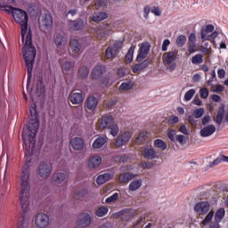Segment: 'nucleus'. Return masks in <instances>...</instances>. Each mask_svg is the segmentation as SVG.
Listing matches in <instances>:
<instances>
[{
    "instance_id": "1",
    "label": "nucleus",
    "mask_w": 228,
    "mask_h": 228,
    "mask_svg": "<svg viewBox=\"0 0 228 228\" xmlns=\"http://www.w3.org/2000/svg\"><path fill=\"white\" fill-rule=\"evenodd\" d=\"M0 8L5 12H10L11 10L14 21L21 26V42L24 44L22 49L23 60L28 69L27 86H29V83H31V78L33 77V67L37 58V48L33 45V34L31 29L28 30L29 16L26 11L13 7V5L0 4Z\"/></svg>"
},
{
    "instance_id": "2",
    "label": "nucleus",
    "mask_w": 228,
    "mask_h": 228,
    "mask_svg": "<svg viewBox=\"0 0 228 228\" xmlns=\"http://www.w3.org/2000/svg\"><path fill=\"white\" fill-rule=\"evenodd\" d=\"M20 204L23 211L22 219L20 224L21 228H28L30 220L28 217V213L29 211V165L24 164L21 168L20 175Z\"/></svg>"
},
{
    "instance_id": "3",
    "label": "nucleus",
    "mask_w": 228,
    "mask_h": 228,
    "mask_svg": "<svg viewBox=\"0 0 228 228\" xmlns=\"http://www.w3.org/2000/svg\"><path fill=\"white\" fill-rule=\"evenodd\" d=\"M30 118L28 120V139L22 137L23 145H25V158L33 155L35 151V143H37V133L40 129V119L38 118V112L37 111V105L29 108Z\"/></svg>"
},
{
    "instance_id": "4",
    "label": "nucleus",
    "mask_w": 228,
    "mask_h": 228,
    "mask_svg": "<svg viewBox=\"0 0 228 228\" xmlns=\"http://www.w3.org/2000/svg\"><path fill=\"white\" fill-rule=\"evenodd\" d=\"M52 172L53 164H51V162L48 161L40 162L37 170V175H39L41 179H47V177L51 175Z\"/></svg>"
},
{
    "instance_id": "5",
    "label": "nucleus",
    "mask_w": 228,
    "mask_h": 228,
    "mask_svg": "<svg viewBox=\"0 0 228 228\" xmlns=\"http://www.w3.org/2000/svg\"><path fill=\"white\" fill-rule=\"evenodd\" d=\"M193 209L197 215H208L211 209V204L209 201H199L194 205Z\"/></svg>"
},
{
    "instance_id": "6",
    "label": "nucleus",
    "mask_w": 228,
    "mask_h": 228,
    "mask_svg": "<svg viewBox=\"0 0 228 228\" xmlns=\"http://www.w3.org/2000/svg\"><path fill=\"white\" fill-rule=\"evenodd\" d=\"M151 52V43L145 42L142 43L139 48L137 57L135 59V61H143L145 58L149 55V53Z\"/></svg>"
},
{
    "instance_id": "7",
    "label": "nucleus",
    "mask_w": 228,
    "mask_h": 228,
    "mask_svg": "<svg viewBox=\"0 0 228 228\" xmlns=\"http://www.w3.org/2000/svg\"><path fill=\"white\" fill-rule=\"evenodd\" d=\"M111 33H113V30L111 29V27L108 23L100 25L96 30L97 37L100 38V40L108 38V37H110Z\"/></svg>"
},
{
    "instance_id": "8",
    "label": "nucleus",
    "mask_w": 228,
    "mask_h": 228,
    "mask_svg": "<svg viewBox=\"0 0 228 228\" xmlns=\"http://www.w3.org/2000/svg\"><path fill=\"white\" fill-rule=\"evenodd\" d=\"M35 224L37 228H45L49 226V216L45 213H39L36 216Z\"/></svg>"
},
{
    "instance_id": "9",
    "label": "nucleus",
    "mask_w": 228,
    "mask_h": 228,
    "mask_svg": "<svg viewBox=\"0 0 228 228\" xmlns=\"http://www.w3.org/2000/svg\"><path fill=\"white\" fill-rule=\"evenodd\" d=\"M90 224H92V216H90V214L84 212L79 215L77 221V225L78 227H88Z\"/></svg>"
},
{
    "instance_id": "10",
    "label": "nucleus",
    "mask_w": 228,
    "mask_h": 228,
    "mask_svg": "<svg viewBox=\"0 0 228 228\" xmlns=\"http://www.w3.org/2000/svg\"><path fill=\"white\" fill-rule=\"evenodd\" d=\"M69 47L75 54H79L81 49H85V45H83V40L71 38L69 41Z\"/></svg>"
},
{
    "instance_id": "11",
    "label": "nucleus",
    "mask_w": 228,
    "mask_h": 228,
    "mask_svg": "<svg viewBox=\"0 0 228 228\" xmlns=\"http://www.w3.org/2000/svg\"><path fill=\"white\" fill-rule=\"evenodd\" d=\"M69 179V174L64 172H54L52 175V180L54 184H61V183H65Z\"/></svg>"
},
{
    "instance_id": "12",
    "label": "nucleus",
    "mask_w": 228,
    "mask_h": 228,
    "mask_svg": "<svg viewBox=\"0 0 228 228\" xmlns=\"http://www.w3.org/2000/svg\"><path fill=\"white\" fill-rule=\"evenodd\" d=\"M142 156L145 159H158L159 157L154 148L147 146L142 150Z\"/></svg>"
},
{
    "instance_id": "13",
    "label": "nucleus",
    "mask_w": 228,
    "mask_h": 228,
    "mask_svg": "<svg viewBox=\"0 0 228 228\" xmlns=\"http://www.w3.org/2000/svg\"><path fill=\"white\" fill-rule=\"evenodd\" d=\"M69 143L74 151H83L85 148V141L81 137L70 139Z\"/></svg>"
},
{
    "instance_id": "14",
    "label": "nucleus",
    "mask_w": 228,
    "mask_h": 228,
    "mask_svg": "<svg viewBox=\"0 0 228 228\" xmlns=\"http://www.w3.org/2000/svg\"><path fill=\"white\" fill-rule=\"evenodd\" d=\"M115 123V118L111 115H107L102 118L100 126L102 129H109V127H111Z\"/></svg>"
},
{
    "instance_id": "15",
    "label": "nucleus",
    "mask_w": 228,
    "mask_h": 228,
    "mask_svg": "<svg viewBox=\"0 0 228 228\" xmlns=\"http://www.w3.org/2000/svg\"><path fill=\"white\" fill-rule=\"evenodd\" d=\"M97 106H99V99L95 96H89L86 101V108L90 111H95L97 110Z\"/></svg>"
},
{
    "instance_id": "16",
    "label": "nucleus",
    "mask_w": 228,
    "mask_h": 228,
    "mask_svg": "<svg viewBox=\"0 0 228 228\" xmlns=\"http://www.w3.org/2000/svg\"><path fill=\"white\" fill-rule=\"evenodd\" d=\"M53 44L58 49L65 47L67 45V37L62 34H56L53 37Z\"/></svg>"
},
{
    "instance_id": "17",
    "label": "nucleus",
    "mask_w": 228,
    "mask_h": 228,
    "mask_svg": "<svg viewBox=\"0 0 228 228\" xmlns=\"http://www.w3.org/2000/svg\"><path fill=\"white\" fill-rule=\"evenodd\" d=\"M178 54H179V51L177 50L168 52L164 57V63L166 65H172V63H174V61L177 60Z\"/></svg>"
},
{
    "instance_id": "18",
    "label": "nucleus",
    "mask_w": 228,
    "mask_h": 228,
    "mask_svg": "<svg viewBox=\"0 0 228 228\" xmlns=\"http://www.w3.org/2000/svg\"><path fill=\"white\" fill-rule=\"evenodd\" d=\"M69 28H71L73 31H81V29L85 28V20L78 18L74 20H69Z\"/></svg>"
},
{
    "instance_id": "19",
    "label": "nucleus",
    "mask_w": 228,
    "mask_h": 228,
    "mask_svg": "<svg viewBox=\"0 0 228 228\" xmlns=\"http://www.w3.org/2000/svg\"><path fill=\"white\" fill-rule=\"evenodd\" d=\"M136 177L135 174L131 172H125L119 175L118 181L120 184H127L130 181H133Z\"/></svg>"
},
{
    "instance_id": "20",
    "label": "nucleus",
    "mask_w": 228,
    "mask_h": 228,
    "mask_svg": "<svg viewBox=\"0 0 228 228\" xmlns=\"http://www.w3.org/2000/svg\"><path fill=\"white\" fill-rule=\"evenodd\" d=\"M216 131V126L215 125H208L200 129V134L202 138H208V136H211V134H215Z\"/></svg>"
},
{
    "instance_id": "21",
    "label": "nucleus",
    "mask_w": 228,
    "mask_h": 228,
    "mask_svg": "<svg viewBox=\"0 0 228 228\" xmlns=\"http://www.w3.org/2000/svg\"><path fill=\"white\" fill-rule=\"evenodd\" d=\"M151 61L152 60H151V58H148V59H145L142 62L139 64H135L133 67L134 74H138V72H142V70H144V69H147L150 63H151Z\"/></svg>"
},
{
    "instance_id": "22",
    "label": "nucleus",
    "mask_w": 228,
    "mask_h": 228,
    "mask_svg": "<svg viewBox=\"0 0 228 228\" xmlns=\"http://www.w3.org/2000/svg\"><path fill=\"white\" fill-rule=\"evenodd\" d=\"M106 72V66L98 65L96 66L92 72L93 79H101L102 75Z\"/></svg>"
},
{
    "instance_id": "23",
    "label": "nucleus",
    "mask_w": 228,
    "mask_h": 228,
    "mask_svg": "<svg viewBox=\"0 0 228 228\" xmlns=\"http://www.w3.org/2000/svg\"><path fill=\"white\" fill-rule=\"evenodd\" d=\"M215 31V26L212 24H208L207 26L201 27L200 29V37H201V42H206V37L209 33H213Z\"/></svg>"
},
{
    "instance_id": "24",
    "label": "nucleus",
    "mask_w": 228,
    "mask_h": 228,
    "mask_svg": "<svg viewBox=\"0 0 228 228\" xmlns=\"http://www.w3.org/2000/svg\"><path fill=\"white\" fill-rule=\"evenodd\" d=\"M118 51V46H117V45L107 47V49L105 50L106 60L113 59V56L117 54Z\"/></svg>"
},
{
    "instance_id": "25",
    "label": "nucleus",
    "mask_w": 228,
    "mask_h": 228,
    "mask_svg": "<svg viewBox=\"0 0 228 228\" xmlns=\"http://www.w3.org/2000/svg\"><path fill=\"white\" fill-rule=\"evenodd\" d=\"M43 26L45 29H51L53 28V15L49 12L43 16Z\"/></svg>"
},
{
    "instance_id": "26",
    "label": "nucleus",
    "mask_w": 228,
    "mask_h": 228,
    "mask_svg": "<svg viewBox=\"0 0 228 228\" xmlns=\"http://www.w3.org/2000/svg\"><path fill=\"white\" fill-rule=\"evenodd\" d=\"M69 101L72 104H81V102H83V94L71 93L69 95Z\"/></svg>"
},
{
    "instance_id": "27",
    "label": "nucleus",
    "mask_w": 228,
    "mask_h": 228,
    "mask_svg": "<svg viewBox=\"0 0 228 228\" xmlns=\"http://www.w3.org/2000/svg\"><path fill=\"white\" fill-rule=\"evenodd\" d=\"M228 163V157L220 153L219 157H217L216 159H214L210 164L209 167L214 168V167H216L217 165H220V163Z\"/></svg>"
},
{
    "instance_id": "28",
    "label": "nucleus",
    "mask_w": 228,
    "mask_h": 228,
    "mask_svg": "<svg viewBox=\"0 0 228 228\" xmlns=\"http://www.w3.org/2000/svg\"><path fill=\"white\" fill-rule=\"evenodd\" d=\"M102 163V159L100 156H94L91 158L88 161L89 168H97Z\"/></svg>"
},
{
    "instance_id": "29",
    "label": "nucleus",
    "mask_w": 228,
    "mask_h": 228,
    "mask_svg": "<svg viewBox=\"0 0 228 228\" xmlns=\"http://www.w3.org/2000/svg\"><path fill=\"white\" fill-rule=\"evenodd\" d=\"M224 117H225V107L221 106L219 107L216 117V123L218 126H222V122H224Z\"/></svg>"
},
{
    "instance_id": "30",
    "label": "nucleus",
    "mask_w": 228,
    "mask_h": 228,
    "mask_svg": "<svg viewBox=\"0 0 228 228\" xmlns=\"http://www.w3.org/2000/svg\"><path fill=\"white\" fill-rule=\"evenodd\" d=\"M142 179H135L132 181L128 186V190L130 191H136L137 190H140L142 188Z\"/></svg>"
},
{
    "instance_id": "31",
    "label": "nucleus",
    "mask_w": 228,
    "mask_h": 228,
    "mask_svg": "<svg viewBox=\"0 0 228 228\" xmlns=\"http://www.w3.org/2000/svg\"><path fill=\"white\" fill-rule=\"evenodd\" d=\"M108 19V13L104 12H94L92 17L93 22H101V20H105Z\"/></svg>"
},
{
    "instance_id": "32",
    "label": "nucleus",
    "mask_w": 228,
    "mask_h": 228,
    "mask_svg": "<svg viewBox=\"0 0 228 228\" xmlns=\"http://www.w3.org/2000/svg\"><path fill=\"white\" fill-rule=\"evenodd\" d=\"M105 144H106V137L99 136L93 142V148L94 149H102V147H104Z\"/></svg>"
},
{
    "instance_id": "33",
    "label": "nucleus",
    "mask_w": 228,
    "mask_h": 228,
    "mask_svg": "<svg viewBox=\"0 0 228 228\" xmlns=\"http://www.w3.org/2000/svg\"><path fill=\"white\" fill-rule=\"evenodd\" d=\"M133 86H134V83L128 81V82H123L118 87V92L122 94V92H129V90H132Z\"/></svg>"
},
{
    "instance_id": "34",
    "label": "nucleus",
    "mask_w": 228,
    "mask_h": 228,
    "mask_svg": "<svg viewBox=\"0 0 228 228\" xmlns=\"http://www.w3.org/2000/svg\"><path fill=\"white\" fill-rule=\"evenodd\" d=\"M111 178V175L105 173L102 175H98L96 178L97 184H104V183H108V180Z\"/></svg>"
},
{
    "instance_id": "35",
    "label": "nucleus",
    "mask_w": 228,
    "mask_h": 228,
    "mask_svg": "<svg viewBox=\"0 0 228 228\" xmlns=\"http://www.w3.org/2000/svg\"><path fill=\"white\" fill-rule=\"evenodd\" d=\"M224 216H225V208H221L216 212V215H215L216 222H222V220H224Z\"/></svg>"
},
{
    "instance_id": "36",
    "label": "nucleus",
    "mask_w": 228,
    "mask_h": 228,
    "mask_svg": "<svg viewBox=\"0 0 228 228\" xmlns=\"http://www.w3.org/2000/svg\"><path fill=\"white\" fill-rule=\"evenodd\" d=\"M154 147L159 149L160 151H167V142L161 139H156L154 141Z\"/></svg>"
},
{
    "instance_id": "37",
    "label": "nucleus",
    "mask_w": 228,
    "mask_h": 228,
    "mask_svg": "<svg viewBox=\"0 0 228 228\" xmlns=\"http://www.w3.org/2000/svg\"><path fill=\"white\" fill-rule=\"evenodd\" d=\"M108 211H110V208H108V207L102 206L96 210L95 215L96 216L102 218V216H106V215H108Z\"/></svg>"
},
{
    "instance_id": "38",
    "label": "nucleus",
    "mask_w": 228,
    "mask_h": 228,
    "mask_svg": "<svg viewBox=\"0 0 228 228\" xmlns=\"http://www.w3.org/2000/svg\"><path fill=\"white\" fill-rule=\"evenodd\" d=\"M192 65H200V63H204V57L200 53H197L191 58Z\"/></svg>"
},
{
    "instance_id": "39",
    "label": "nucleus",
    "mask_w": 228,
    "mask_h": 228,
    "mask_svg": "<svg viewBox=\"0 0 228 228\" xmlns=\"http://www.w3.org/2000/svg\"><path fill=\"white\" fill-rule=\"evenodd\" d=\"M86 193H88V191H86V189H77L75 191V199H77V200H81V199H84L85 195H86Z\"/></svg>"
},
{
    "instance_id": "40",
    "label": "nucleus",
    "mask_w": 228,
    "mask_h": 228,
    "mask_svg": "<svg viewBox=\"0 0 228 228\" xmlns=\"http://www.w3.org/2000/svg\"><path fill=\"white\" fill-rule=\"evenodd\" d=\"M186 44V36L184 35H180L176 38V45L178 47H183Z\"/></svg>"
},
{
    "instance_id": "41",
    "label": "nucleus",
    "mask_w": 228,
    "mask_h": 228,
    "mask_svg": "<svg viewBox=\"0 0 228 228\" xmlns=\"http://www.w3.org/2000/svg\"><path fill=\"white\" fill-rule=\"evenodd\" d=\"M108 129H110V134H111V136H117V134H118V132L120 131L118 129V125H117V123L112 125Z\"/></svg>"
},
{
    "instance_id": "42",
    "label": "nucleus",
    "mask_w": 228,
    "mask_h": 228,
    "mask_svg": "<svg viewBox=\"0 0 228 228\" xmlns=\"http://www.w3.org/2000/svg\"><path fill=\"white\" fill-rule=\"evenodd\" d=\"M89 74V70L86 67H82L78 69V75L82 79H85V77H87Z\"/></svg>"
},
{
    "instance_id": "43",
    "label": "nucleus",
    "mask_w": 228,
    "mask_h": 228,
    "mask_svg": "<svg viewBox=\"0 0 228 228\" xmlns=\"http://www.w3.org/2000/svg\"><path fill=\"white\" fill-rule=\"evenodd\" d=\"M218 37V31H214L210 35L206 37V40H208L212 44H216V39Z\"/></svg>"
},
{
    "instance_id": "44",
    "label": "nucleus",
    "mask_w": 228,
    "mask_h": 228,
    "mask_svg": "<svg viewBox=\"0 0 228 228\" xmlns=\"http://www.w3.org/2000/svg\"><path fill=\"white\" fill-rule=\"evenodd\" d=\"M193 95H195V89H190L184 94V101H191Z\"/></svg>"
},
{
    "instance_id": "45",
    "label": "nucleus",
    "mask_w": 228,
    "mask_h": 228,
    "mask_svg": "<svg viewBox=\"0 0 228 228\" xmlns=\"http://www.w3.org/2000/svg\"><path fill=\"white\" fill-rule=\"evenodd\" d=\"M72 67H74V62L66 61L62 64V70H63V72H69V70H70V69H72Z\"/></svg>"
},
{
    "instance_id": "46",
    "label": "nucleus",
    "mask_w": 228,
    "mask_h": 228,
    "mask_svg": "<svg viewBox=\"0 0 228 228\" xmlns=\"http://www.w3.org/2000/svg\"><path fill=\"white\" fill-rule=\"evenodd\" d=\"M134 46L132 45V46L129 48V50H128V52H127V53H126V56L127 61H129V62L133 61V55H134Z\"/></svg>"
},
{
    "instance_id": "47",
    "label": "nucleus",
    "mask_w": 228,
    "mask_h": 228,
    "mask_svg": "<svg viewBox=\"0 0 228 228\" xmlns=\"http://www.w3.org/2000/svg\"><path fill=\"white\" fill-rule=\"evenodd\" d=\"M200 95L201 99H208V97L209 96V90H208V88L206 87H202L200 90Z\"/></svg>"
},
{
    "instance_id": "48",
    "label": "nucleus",
    "mask_w": 228,
    "mask_h": 228,
    "mask_svg": "<svg viewBox=\"0 0 228 228\" xmlns=\"http://www.w3.org/2000/svg\"><path fill=\"white\" fill-rule=\"evenodd\" d=\"M106 4H108V2L106 0H96L95 8L97 10H100V8L106 7Z\"/></svg>"
},
{
    "instance_id": "49",
    "label": "nucleus",
    "mask_w": 228,
    "mask_h": 228,
    "mask_svg": "<svg viewBox=\"0 0 228 228\" xmlns=\"http://www.w3.org/2000/svg\"><path fill=\"white\" fill-rule=\"evenodd\" d=\"M192 115L196 118H200V117L204 115V109L200 108V109L194 110Z\"/></svg>"
},
{
    "instance_id": "50",
    "label": "nucleus",
    "mask_w": 228,
    "mask_h": 228,
    "mask_svg": "<svg viewBox=\"0 0 228 228\" xmlns=\"http://www.w3.org/2000/svg\"><path fill=\"white\" fill-rule=\"evenodd\" d=\"M116 200H118V192H115L113 195L110 197L107 198L105 200V202L107 204H110V202H116Z\"/></svg>"
},
{
    "instance_id": "51",
    "label": "nucleus",
    "mask_w": 228,
    "mask_h": 228,
    "mask_svg": "<svg viewBox=\"0 0 228 228\" xmlns=\"http://www.w3.org/2000/svg\"><path fill=\"white\" fill-rule=\"evenodd\" d=\"M121 138L123 139V142H125V143H127V142H129L131 140V132H125L122 134H120Z\"/></svg>"
},
{
    "instance_id": "52",
    "label": "nucleus",
    "mask_w": 228,
    "mask_h": 228,
    "mask_svg": "<svg viewBox=\"0 0 228 228\" xmlns=\"http://www.w3.org/2000/svg\"><path fill=\"white\" fill-rule=\"evenodd\" d=\"M176 131L174 129H170L167 133V138H169V140H171L172 142H175V134H176Z\"/></svg>"
},
{
    "instance_id": "53",
    "label": "nucleus",
    "mask_w": 228,
    "mask_h": 228,
    "mask_svg": "<svg viewBox=\"0 0 228 228\" xmlns=\"http://www.w3.org/2000/svg\"><path fill=\"white\" fill-rule=\"evenodd\" d=\"M116 147H122V145H126V142L122 138L121 135L118 136L116 142H115Z\"/></svg>"
},
{
    "instance_id": "54",
    "label": "nucleus",
    "mask_w": 228,
    "mask_h": 228,
    "mask_svg": "<svg viewBox=\"0 0 228 228\" xmlns=\"http://www.w3.org/2000/svg\"><path fill=\"white\" fill-rule=\"evenodd\" d=\"M211 220H213V212H209L205 219L203 220V224L204 225H208V224H209V222H211Z\"/></svg>"
},
{
    "instance_id": "55",
    "label": "nucleus",
    "mask_w": 228,
    "mask_h": 228,
    "mask_svg": "<svg viewBox=\"0 0 228 228\" xmlns=\"http://www.w3.org/2000/svg\"><path fill=\"white\" fill-rule=\"evenodd\" d=\"M184 135L183 134H178L175 136V140L176 142H178V143H180L181 145H184V143H186V141L184 140Z\"/></svg>"
},
{
    "instance_id": "56",
    "label": "nucleus",
    "mask_w": 228,
    "mask_h": 228,
    "mask_svg": "<svg viewBox=\"0 0 228 228\" xmlns=\"http://www.w3.org/2000/svg\"><path fill=\"white\" fill-rule=\"evenodd\" d=\"M168 45H170V39H165L162 43V51L164 53L168 51Z\"/></svg>"
},
{
    "instance_id": "57",
    "label": "nucleus",
    "mask_w": 228,
    "mask_h": 228,
    "mask_svg": "<svg viewBox=\"0 0 228 228\" xmlns=\"http://www.w3.org/2000/svg\"><path fill=\"white\" fill-rule=\"evenodd\" d=\"M196 42H197V36H195V33H191L189 36V44L195 45Z\"/></svg>"
},
{
    "instance_id": "58",
    "label": "nucleus",
    "mask_w": 228,
    "mask_h": 228,
    "mask_svg": "<svg viewBox=\"0 0 228 228\" xmlns=\"http://www.w3.org/2000/svg\"><path fill=\"white\" fill-rule=\"evenodd\" d=\"M179 132L183 133V134H185V135L190 134V130L186 128V125H182L179 128Z\"/></svg>"
},
{
    "instance_id": "59",
    "label": "nucleus",
    "mask_w": 228,
    "mask_h": 228,
    "mask_svg": "<svg viewBox=\"0 0 228 228\" xmlns=\"http://www.w3.org/2000/svg\"><path fill=\"white\" fill-rule=\"evenodd\" d=\"M145 138H147V133L146 132H141L139 134V137L137 138V142H145Z\"/></svg>"
},
{
    "instance_id": "60",
    "label": "nucleus",
    "mask_w": 228,
    "mask_h": 228,
    "mask_svg": "<svg viewBox=\"0 0 228 228\" xmlns=\"http://www.w3.org/2000/svg\"><path fill=\"white\" fill-rule=\"evenodd\" d=\"M151 13H153L157 17H159L161 15V11L159 10V7H153L151 9Z\"/></svg>"
},
{
    "instance_id": "61",
    "label": "nucleus",
    "mask_w": 228,
    "mask_h": 228,
    "mask_svg": "<svg viewBox=\"0 0 228 228\" xmlns=\"http://www.w3.org/2000/svg\"><path fill=\"white\" fill-rule=\"evenodd\" d=\"M214 94H219V92H224V86L216 85V88L212 90Z\"/></svg>"
},
{
    "instance_id": "62",
    "label": "nucleus",
    "mask_w": 228,
    "mask_h": 228,
    "mask_svg": "<svg viewBox=\"0 0 228 228\" xmlns=\"http://www.w3.org/2000/svg\"><path fill=\"white\" fill-rule=\"evenodd\" d=\"M209 228H220V221L215 220L209 224Z\"/></svg>"
},
{
    "instance_id": "63",
    "label": "nucleus",
    "mask_w": 228,
    "mask_h": 228,
    "mask_svg": "<svg viewBox=\"0 0 228 228\" xmlns=\"http://www.w3.org/2000/svg\"><path fill=\"white\" fill-rule=\"evenodd\" d=\"M169 122L171 124H178L179 123V117H177V116H171L169 118Z\"/></svg>"
},
{
    "instance_id": "64",
    "label": "nucleus",
    "mask_w": 228,
    "mask_h": 228,
    "mask_svg": "<svg viewBox=\"0 0 228 228\" xmlns=\"http://www.w3.org/2000/svg\"><path fill=\"white\" fill-rule=\"evenodd\" d=\"M118 76L119 77H124L126 76V68H120L118 69Z\"/></svg>"
}]
</instances>
